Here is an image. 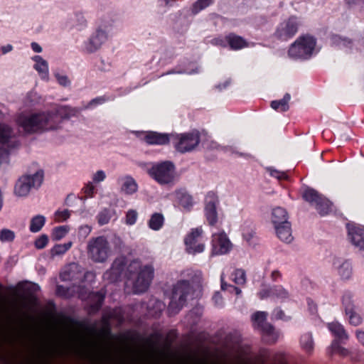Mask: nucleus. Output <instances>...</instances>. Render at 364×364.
Masks as SVG:
<instances>
[{
  "instance_id": "obj_1",
  "label": "nucleus",
  "mask_w": 364,
  "mask_h": 364,
  "mask_svg": "<svg viewBox=\"0 0 364 364\" xmlns=\"http://www.w3.org/2000/svg\"><path fill=\"white\" fill-rule=\"evenodd\" d=\"M79 112L76 108L61 106L55 112H41L31 114H20L16 122L25 133L33 134L54 130L59 127L63 119H69Z\"/></svg>"
},
{
  "instance_id": "obj_2",
  "label": "nucleus",
  "mask_w": 364,
  "mask_h": 364,
  "mask_svg": "<svg viewBox=\"0 0 364 364\" xmlns=\"http://www.w3.org/2000/svg\"><path fill=\"white\" fill-rule=\"evenodd\" d=\"M60 354L56 348H48L37 356L21 353L15 347L6 348L0 345V364H53V360Z\"/></svg>"
},
{
  "instance_id": "obj_3",
  "label": "nucleus",
  "mask_w": 364,
  "mask_h": 364,
  "mask_svg": "<svg viewBox=\"0 0 364 364\" xmlns=\"http://www.w3.org/2000/svg\"><path fill=\"white\" fill-rule=\"evenodd\" d=\"M154 274V269L151 264L142 265L139 259H134L126 267L124 276L127 280L132 281L134 294L145 292Z\"/></svg>"
},
{
  "instance_id": "obj_4",
  "label": "nucleus",
  "mask_w": 364,
  "mask_h": 364,
  "mask_svg": "<svg viewBox=\"0 0 364 364\" xmlns=\"http://www.w3.org/2000/svg\"><path fill=\"white\" fill-rule=\"evenodd\" d=\"M138 165L145 169L149 176L160 185L172 184L176 181V166L170 161L151 164L139 162Z\"/></svg>"
},
{
  "instance_id": "obj_5",
  "label": "nucleus",
  "mask_w": 364,
  "mask_h": 364,
  "mask_svg": "<svg viewBox=\"0 0 364 364\" xmlns=\"http://www.w3.org/2000/svg\"><path fill=\"white\" fill-rule=\"evenodd\" d=\"M75 354L80 358L87 361L90 364H114V358L111 348L108 346L105 348H100L97 343L90 346L76 347ZM122 364H128L122 361Z\"/></svg>"
},
{
  "instance_id": "obj_6",
  "label": "nucleus",
  "mask_w": 364,
  "mask_h": 364,
  "mask_svg": "<svg viewBox=\"0 0 364 364\" xmlns=\"http://www.w3.org/2000/svg\"><path fill=\"white\" fill-rule=\"evenodd\" d=\"M316 39L311 35H301L291 44L288 55L294 60H308L316 51Z\"/></svg>"
},
{
  "instance_id": "obj_7",
  "label": "nucleus",
  "mask_w": 364,
  "mask_h": 364,
  "mask_svg": "<svg viewBox=\"0 0 364 364\" xmlns=\"http://www.w3.org/2000/svg\"><path fill=\"white\" fill-rule=\"evenodd\" d=\"M192 288L189 282L181 280L173 287L172 296L168 307L170 315L178 314L186 304V297L191 293Z\"/></svg>"
},
{
  "instance_id": "obj_8",
  "label": "nucleus",
  "mask_w": 364,
  "mask_h": 364,
  "mask_svg": "<svg viewBox=\"0 0 364 364\" xmlns=\"http://www.w3.org/2000/svg\"><path fill=\"white\" fill-rule=\"evenodd\" d=\"M89 257L97 263H103L109 257L110 247L105 236H98L91 238L87 246Z\"/></svg>"
},
{
  "instance_id": "obj_9",
  "label": "nucleus",
  "mask_w": 364,
  "mask_h": 364,
  "mask_svg": "<svg viewBox=\"0 0 364 364\" xmlns=\"http://www.w3.org/2000/svg\"><path fill=\"white\" fill-rule=\"evenodd\" d=\"M300 26L299 18L295 16H291L277 26L273 36L279 41H287L298 33Z\"/></svg>"
},
{
  "instance_id": "obj_10",
  "label": "nucleus",
  "mask_w": 364,
  "mask_h": 364,
  "mask_svg": "<svg viewBox=\"0 0 364 364\" xmlns=\"http://www.w3.org/2000/svg\"><path fill=\"white\" fill-rule=\"evenodd\" d=\"M43 180V172L38 171L33 175H26L21 177L16 182L14 193L17 196H26L31 188H38Z\"/></svg>"
},
{
  "instance_id": "obj_11",
  "label": "nucleus",
  "mask_w": 364,
  "mask_h": 364,
  "mask_svg": "<svg viewBox=\"0 0 364 364\" xmlns=\"http://www.w3.org/2000/svg\"><path fill=\"white\" fill-rule=\"evenodd\" d=\"M204 205V215L208 224L212 227H218L221 223L217 211L219 205L218 196L212 191L208 192L205 196Z\"/></svg>"
},
{
  "instance_id": "obj_12",
  "label": "nucleus",
  "mask_w": 364,
  "mask_h": 364,
  "mask_svg": "<svg viewBox=\"0 0 364 364\" xmlns=\"http://www.w3.org/2000/svg\"><path fill=\"white\" fill-rule=\"evenodd\" d=\"M267 314L264 311H257L252 316L254 326L262 331L263 338L268 343H274L278 334L272 325L266 322Z\"/></svg>"
},
{
  "instance_id": "obj_13",
  "label": "nucleus",
  "mask_w": 364,
  "mask_h": 364,
  "mask_svg": "<svg viewBox=\"0 0 364 364\" xmlns=\"http://www.w3.org/2000/svg\"><path fill=\"white\" fill-rule=\"evenodd\" d=\"M173 144L176 149L181 153L192 151L200 142V134L195 131L173 136Z\"/></svg>"
},
{
  "instance_id": "obj_14",
  "label": "nucleus",
  "mask_w": 364,
  "mask_h": 364,
  "mask_svg": "<svg viewBox=\"0 0 364 364\" xmlns=\"http://www.w3.org/2000/svg\"><path fill=\"white\" fill-rule=\"evenodd\" d=\"M212 255L228 254L232 249V243L224 231L212 235Z\"/></svg>"
},
{
  "instance_id": "obj_15",
  "label": "nucleus",
  "mask_w": 364,
  "mask_h": 364,
  "mask_svg": "<svg viewBox=\"0 0 364 364\" xmlns=\"http://www.w3.org/2000/svg\"><path fill=\"white\" fill-rule=\"evenodd\" d=\"M203 233L201 228L193 229L191 232L185 238V245L186 251L189 254L195 255L203 252L205 245L199 242Z\"/></svg>"
},
{
  "instance_id": "obj_16",
  "label": "nucleus",
  "mask_w": 364,
  "mask_h": 364,
  "mask_svg": "<svg viewBox=\"0 0 364 364\" xmlns=\"http://www.w3.org/2000/svg\"><path fill=\"white\" fill-rule=\"evenodd\" d=\"M125 257H121L116 258L111 268L104 273L103 279L111 283L118 281L125 269Z\"/></svg>"
},
{
  "instance_id": "obj_17",
  "label": "nucleus",
  "mask_w": 364,
  "mask_h": 364,
  "mask_svg": "<svg viewBox=\"0 0 364 364\" xmlns=\"http://www.w3.org/2000/svg\"><path fill=\"white\" fill-rule=\"evenodd\" d=\"M257 295L260 299L273 297L281 301H284L289 298V291L282 285H274L270 288H263L257 293Z\"/></svg>"
},
{
  "instance_id": "obj_18",
  "label": "nucleus",
  "mask_w": 364,
  "mask_h": 364,
  "mask_svg": "<svg viewBox=\"0 0 364 364\" xmlns=\"http://www.w3.org/2000/svg\"><path fill=\"white\" fill-rule=\"evenodd\" d=\"M352 297L353 296L350 292H346L343 296L342 304L346 314L348 316L349 323L353 326H357L362 323V318L354 310Z\"/></svg>"
},
{
  "instance_id": "obj_19",
  "label": "nucleus",
  "mask_w": 364,
  "mask_h": 364,
  "mask_svg": "<svg viewBox=\"0 0 364 364\" xmlns=\"http://www.w3.org/2000/svg\"><path fill=\"white\" fill-rule=\"evenodd\" d=\"M0 143L6 144L9 148H16L19 145L14 131L4 124H0Z\"/></svg>"
},
{
  "instance_id": "obj_20",
  "label": "nucleus",
  "mask_w": 364,
  "mask_h": 364,
  "mask_svg": "<svg viewBox=\"0 0 364 364\" xmlns=\"http://www.w3.org/2000/svg\"><path fill=\"white\" fill-rule=\"evenodd\" d=\"M107 35L105 31L99 29L91 36L87 42L85 43V50L87 53H91L98 50L101 46L107 41Z\"/></svg>"
},
{
  "instance_id": "obj_21",
  "label": "nucleus",
  "mask_w": 364,
  "mask_h": 364,
  "mask_svg": "<svg viewBox=\"0 0 364 364\" xmlns=\"http://www.w3.org/2000/svg\"><path fill=\"white\" fill-rule=\"evenodd\" d=\"M348 236L353 245L360 250L364 249V230L355 225H347Z\"/></svg>"
},
{
  "instance_id": "obj_22",
  "label": "nucleus",
  "mask_w": 364,
  "mask_h": 364,
  "mask_svg": "<svg viewBox=\"0 0 364 364\" xmlns=\"http://www.w3.org/2000/svg\"><path fill=\"white\" fill-rule=\"evenodd\" d=\"M82 276L80 267L77 264L72 263L60 273V278L62 281H81Z\"/></svg>"
},
{
  "instance_id": "obj_23",
  "label": "nucleus",
  "mask_w": 364,
  "mask_h": 364,
  "mask_svg": "<svg viewBox=\"0 0 364 364\" xmlns=\"http://www.w3.org/2000/svg\"><path fill=\"white\" fill-rule=\"evenodd\" d=\"M175 200L178 205H181L183 209L190 211L193 206L194 201L191 195H190L186 190H177L174 193Z\"/></svg>"
},
{
  "instance_id": "obj_24",
  "label": "nucleus",
  "mask_w": 364,
  "mask_h": 364,
  "mask_svg": "<svg viewBox=\"0 0 364 364\" xmlns=\"http://www.w3.org/2000/svg\"><path fill=\"white\" fill-rule=\"evenodd\" d=\"M144 141L151 145H165L170 141L169 135L156 132H146L144 136Z\"/></svg>"
},
{
  "instance_id": "obj_25",
  "label": "nucleus",
  "mask_w": 364,
  "mask_h": 364,
  "mask_svg": "<svg viewBox=\"0 0 364 364\" xmlns=\"http://www.w3.org/2000/svg\"><path fill=\"white\" fill-rule=\"evenodd\" d=\"M226 41L231 50H240L249 46L248 42L242 36L230 33L226 36Z\"/></svg>"
},
{
  "instance_id": "obj_26",
  "label": "nucleus",
  "mask_w": 364,
  "mask_h": 364,
  "mask_svg": "<svg viewBox=\"0 0 364 364\" xmlns=\"http://www.w3.org/2000/svg\"><path fill=\"white\" fill-rule=\"evenodd\" d=\"M277 237L285 242H290L292 240L291 229L290 223H284L274 225Z\"/></svg>"
},
{
  "instance_id": "obj_27",
  "label": "nucleus",
  "mask_w": 364,
  "mask_h": 364,
  "mask_svg": "<svg viewBox=\"0 0 364 364\" xmlns=\"http://www.w3.org/2000/svg\"><path fill=\"white\" fill-rule=\"evenodd\" d=\"M328 328L331 333L338 339L343 341L347 340L348 336L343 326L338 322H332L328 323Z\"/></svg>"
},
{
  "instance_id": "obj_28",
  "label": "nucleus",
  "mask_w": 364,
  "mask_h": 364,
  "mask_svg": "<svg viewBox=\"0 0 364 364\" xmlns=\"http://www.w3.org/2000/svg\"><path fill=\"white\" fill-rule=\"evenodd\" d=\"M89 299L90 300V311L95 312L101 308L105 295L100 291L92 292L89 295Z\"/></svg>"
},
{
  "instance_id": "obj_29",
  "label": "nucleus",
  "mask_w": 364,
  "mask_h": 364,
  "mask_svg": "<svg viewBox=\"0 0 364 364\" xmlns=\"http://www.w3.org/2000/svg\"><path fill=\"white\" fill-rule=\"evenodd\" d=\"M287 213L285 209L277 207L272 210V223L274 225L288 223Z\"/></svg>"
},
{
  "instance_id": "obj_30",
  "label": "nucleus",
  "mask_w": 364,
  "mask_h": 364,
  "mask_svg": "<svg viewBox=\"0 0 364 364\" xmlns=\"http://www.w3.org/2000/svg\"><path fill=\"white\" fill-rule=\"evenodd\" d=\"M290 99V95L286 93L282 100L272 101L271 102V107L277 112H286L289 108V102Z\"/></svg>"
},
{
  "instance_id": "obj_31",
  "label": "nucleus",
  "mask_w": 364,
  "mask_h": 364,
  "mask_svg": "<svg viewBox=\"0 0 364 364\" xmlns=\"http://www.w3.org/2000/svg\"><path fill=\"white\" fill-rule=\"evenodd\" d=\"M122 191H123L124 193L131 195L137 191L138 186L133 178L130 176H126L122 178Z\"/></svg>"
},
{
  "instance_id": "obj_32",
  "label": "nucleus",
  "mask_w": 364,
  "mask_h": 364,
  "mask_svg": "<svg viewBox=\"0 0 364 364\" xmlns=\"http://www.w3.org/2000/svg\"><path fill=\"white\" fill-rule=\"evenodd\" d=\"M36 62L34 65L35 69L41 75L43 78H46L48 76V63L43 60L40 55H36L33 58Z\"/></svg>"
},
{
  "instance_id": "obj_33",
  "label": "nucleus",
  "mask_w": 364,
  "mask_h": 364,
  "mask_svg": "<svg viewBox=\"0 0 364 364\" xmlns=\"http://www.w3.org/2000/svg\"><path fill=\"white\" fill-rule=\"evenodd\" d=\"M164 223V218L161 213H155L151 216L150 220H149L148 225L149 228L153 230H160Z\"/></svg>"
},
{
  "instance_id": "obj_34",
  "label": "nucleus",
  "mask_w": 364,
  "mask_h": 364,
  "mask_svg": "<svg viewBox=\"0 0 364 364\" xmlns=\"http://www.w3.org/2000/svg\"><path fill=\"white\" fill-rule=\"evenodd\" d=\"M331 202L322 196L314 206L321 215H325L331 211Z\"/></svg>"
},
{
  "instance_id": "obj_35",
  "label": "nucleus",
  "mask_w": 364,
  "mask_h": 364,
  "mask_svg": "<svg viewBox=\"0 0 364 364\" xmlns=\"http://www.w3.org/2000/svg\"><path fill=\"white\" fill-rule=\"evenodd\" d=\"M300 344L306 353H311L314 349V340L311 333H304L301 336Z\"/></svg>"
},
{
  "instance_id": "obj_36",
  "label": "nucleus",
  "mask_w": 364,
  "mask_h": 364,
  "mask_svg": "<svg viewBox=\"0 0 364 364\" xmlns=\"http://www.w3.org/2000/svg\"><path fill=\"white\" fill-rule=\"evenodd\" d=\"M322 196L312 188H306L303 194V198L311 205H314Z\"/></svg>"
},
{
  "instance_id": "obj_37",
  "label": "nucleus",
  "mask_w": 364,
  "mask_h": 364,
  "mask_svg": "<svg viewBox=\"0 0 364 364\" xmlns=\"http://www.w3.org/2000/svg\"><path fill=\"white\" fill-rule=\"evenodd\" d=\"M46 218L44 216L38 215L33 217L30 223L29 230L32 232H37L41 230L45 225Z\"/></svg>"
},
{
  "instance_id": "obj_38",
  "label": "nucleus",
  "mask_w": 364,
  "mask_h": 364,
  "mask_svg": "<svg viewBox=\"0 0 364 364\" xmlns=\"http://www.w3.org/2000/svg\"><path fill=\"white\" fill-rule=\"evenodd\" d=\"M73 245L71 241L64 244H57L50 250V255L52 257L62 255L65 254Z\"/></svg>"
},
{
  "instance_id": "obj_39",
  "label": "nucleus",
  "mask_w": 364,
  "mask_h": 364,
  "mask_svg": "<svg viewBox=\"0 0 364 364\" xmlns=\"http://www.w3.org/2000/svg\"><path fill=\"white\" fill-rule=\"evenodd\" d=\"M214 0H197L191 7L193 14H197L200 11L208 7L213 3Z\"/></svg>"
},
{
  "instance_id": "obj_40",
  "label": "nucleus",
  "mask_w": 364,
  "mask_h": 364,
  "mask_svg": "<svg viewBox=\"0 0 364 364\" xmlns=\"http://www.w3.org/2000/svg\"><path fill=\"white\" fill-rule=\"evenodd\" d=\"M331 41L333 45L340 48H350L352 45V41L350 39L342 38L338 35L332 36Z\"/></svg>"
},
{
  "instance_id": "obj_41",
  "label": "nucleus",
  "mask_w": 364,
  "mask_h": 364,
  "mask_svg": "<svg viewBox=\"0 0 364 364\" xmlns=\"http://www.w3.org/2000/svg\"><path fill=\"white\" fill-rule=\"evenodd\" d=\"M338 274L344 279H349L352 274L351 264L348 261L343 262L338 267Z\"/></svg>"
},
{
  "instance_id": "obj_42",
  "label": "nucleus",
  "mask_w": 364,
  "mask_h": 364,
  "mask_svg": "<svg viewBox=\"0 0 364 364\" xmlns=\"http://www.w3.org/2000/svg\"><path fill=\"white\" fill-rule=\"evenodd\" d=\"M232 280L238 285H243L246 282V274L242 269H237L234 271L231 275Z\"/></svg>"
},
{
  "instance_id": "obj_43",
  "label": "nucleus",
  "mask_w": 364,
  "mask_h": 364,
  "mask_svg": "<svg viewBox=\"0 0 364 364\" xmlns=\"http://www.w3.org/2000/svg\"><path fill=\"white\" fill-rule=\"evenodd\" d=\"M112 218L111 211L109 209H103L97 215V223L100 225L107 224Z\"/></svg>"
},
{
  "instance_id": "obj_44",
  "label": "nucleus",
  "mask_w": 364,
  "mask_h": 364,
  "mask_svg": "<svg viewBox=\"0 0 364 364\" xmlns=\"http://www.w3.org/2000/svg\"><path fill=\"white\" fill-rule=\"evenodd\" d=\"M69 228L68 226H59L53 230V237L55 240H60L64 237L68 232Z\"/></svg>"
},
{
  "instance_id": "obj_45",
  "label": "nucleus",
  "mask_w": 364,
  "mask_h": 364,
  "mask_svg": "<svg viewBox=\"0 0 364 364\" xmlns=\"http://www.w3.org/2000/svg\"><path fill=\"white\" fill-rule=\"evenodd\" d=\"M15 238L14 231L9 229H2L0 232V240L2 242H12Z\"/></svg>"
},
{
  "instance_id": "obj_46",
  "label": "nucleus",
  "mask_w": 364,
  "mask_h": 364,
  "mask_svg": "<svg viewBox=\"0 0 364 364\" xmlns=\"http://www.w3.org/2000/svg\"><path fill=\"white\" fill-rule=\"evenodd\" d=\"M266 171L269 173L271 176L276 178L278 180H284L287 178V173L278 171L272 167L266 168Z\"/></svg>"
},
{
  "instance_id": "obj_47",
  "label": "nucleus",
  "mask_w": 364,
  "mask_h": 364,
  "mask_svg": "<svg viewBox=\"0 0 364 364\" xmlns=\"http://www.w3.org/2000/svg\"><path fill=\"white\" fill-rule=\"evenodd\" d=\"M70 213L68 210H57L55 213V220L61 223L70 218Z\"/></svg>"
},
{
  "instance_id": "obj_48",
  "label": "nucleus",
  "mask_w": 364,
  "mask_h": 364,
  "mask_svg": "<svg viewBox=\"0 0 364 364\" xmlns=\"http://www.w3.org/2000/svg\"><path fill=\"white\" fill-rule=\"evenodd\" d=\"M138 213L134 210H129L126 214L125 223L127 225H134L137 219Z\"/></svg>"
},
{
  "instance_id": "obj_49",
  "label": "nucleus",
  "mask_w": 364,
  "mask_h": 364,
  "mask_svg": "<svg viewBox=\"0 0 364 364\" xmlns=\"http://www.w3.org/2000/svg\"><path fill=\"white\" fill-rule=\"evenodd\" d=\"M56 294L63 298H69L72 296L70 289L63 285H58L56 287Z\"/></svg>"
},
{
  "instance_id": "obj_50",
  "label": "nucleus",
  "mask_w": 364,
  "mask_h": 364,
  "mask_svg": "<svg viewBox=\"0 0 364 364\" xmlns=\"http://www.w3.org/2000/svg\"><path fill=\"white\" fill-rule=\"evenodd\" d=\"M82 191L86 198H92L96 193V188L92 183L88 182L82 188Z\"/></svg>"
},
{
  "instance_id": "obj_51",
  "label": "nucleus",
  "mask_w": 364,
  "mask_h": 364,
  "mask_svg": "<svg viewBox=\"0 0 364 364\" xmlns=\"http://www.w3.org/2000/svg\"><path fill=\"white\" fill-rule=\"evenodd\" d=\"M48 242V237L46 235H41L38 238H37L35 241V247L37 249H43L44 248Z\"/></svg>"
},
{
  "instance_id": "obj_52",
  "label": "nucleus",
  "mask_w": 364,
  "mask_h": 364,
  "mask_svg": "<svg viewBox=\"0 0 364 364\" xmlns=\"http://www.w3.org/2000/svg\"><path fill=\"white\" fill-rule=\"evenodd\" d=\"M349 7H358L360 10H364V0H345Z\"/></svg>"
},
{
  "instance_id": "obj_53",
  "label": "nucleus",
  "mask_w": 364,
  "mask_h": 364,
  "mask_svg": "<svg viewBox=\"0 0 364 364\" xmlns=\"http://www.w3.org/2000/svg\"><path fill=\"white\" fill-rule=\"evenodd\" d=\"M70 321L72 324L77 325L78 327L82 328L83 330H85V331H87L88 333H94L96 331L95 326H92V327L87 326L85 325L82 322H77L73 319H70Z\"/></svg>"
},
{
  "instance_id": "obj_54",
  "label": "nucleus",
  "mask_w": 364,
  "mask_h": 364,
  "mask_svg": "<svg viewBox=\"0 0 364 364\" xmlns=\"http://www.w3.org/2000/svg\"><path fill=\"white\" fill-rule=\"evenodd\" d=\"M107 100V99L105 97H98L93 100H92L87 106L85 107V109L90 108L93 106H95L97 105H102L104 102H105Z\"/></svg>"
},
{
  "instance_id": "obj_55",
  "label": "nucleus",
  "mask_w": 364,
  "mask_h": 364,
  "mask_svg": "<svg viewBox=\"0 0 364 364\" xmlns=\"http://www.w3.org/2000/svg\"><path fill=\"white\" fill-rule=\"evenodd\" d=\"M225 287H228V288L232 289V290L234 291V293H235L236 295H240L242 292L241 289H239L238 287H236L231 284H228L226 282H225L223 275L222 274L221 275V289H222V290L226 289Z\"/></svg>"
},
{
  "instance_id": "obj_56",
  "label": "nucleus",
  "mask_w": 364,
  "mask_h": 364,
  "mask_svg": "<svg viewBox=\"0 0 364 364\" xmlns=\"http://www.w3.org/2000/svg\"><path fill=\"white\" fill-rule=\"evenodd\" d=\"M273 315L276 319L284 321H289L290 319V317L286 316L284 312L280 309H275L273 311Z\"/></svg>"
},
{
  "instance_id": "obj_57",
  "label": "nucleus",
  "mask_w": 364,
  "mask_h": 364,
  "mask_svg": "<svg viewBox=\"0 0 364 364\" xmlns=\"http://www.w3.org/2000/svg\"><path fill=\"white\" fill-rule=\"evenodd\" d=\"M92 231V227L88 225H82L79 228L78 234L81 237H86Z\"/></svg>"
},
{
  "instance_id": "obj_58",
  "label": "nucleus",
  "mask_w": 364,
  "mask_h": 364,
  "mask_svg": "<svg viewBox=\"0 0 364 364\" xmlns=\"http://www.w3.org/2000/svg\"><path fill=\"white\" fill-rule=\"evenodd\" d=\"M106 178L105 173L100 170L97 171L92 176V181L95 183H100L101 181H103Z\"/></svg>"
},
{
  "instance_id": "obj_59",
  "label": "nucleus",
  "mask_w": 364,
  "mask_h": 364,
  "mask_svg": "<svg viewBox=\"0 0 364 364\" xmlns=\"http://www.w3.org/2000/svg\"><path fill=\"white\" fill-rule=\"evenodd\" d=\"M58 83L63 86H67L70 84V80L66 75H61L58 73L55 75Z\"/></svg>"
},
{
  "instance_id": "obj_60",
  "label": "nucleus",
  "mask_w": 364,
  "mask_h": 364,
  "mask_svg": "<svg viewBox=\"0 0 364 364\" xmlns=\"http://www.w3.org/2000/svg\"><path fill=\"white\" fill-rule=\"evenodd\" d=\"M103 320L105 322V328L102 329L101 333L105 334V337H106L109 336L111 333L110 328L109 326V318L105 316Z\"/></svg>"
},
{
  "instance_id": "obj_61",
  "label": "nucleus",
  "mask_w": 364,
  "mask_h": 364,
  "mask_svg": "<svg viewBox=\"0 0 364 364\" xmlns=\"http://www.w3.org/2000/svg\"><path fill=\"white\" fill-rule=\"evenodd\" d=\"M213 300L216 306H221L223 305V298L219 292L215 293L213 296Z\"/></svg>"
},
{
  "instance_id": "obj_62",
  "label": "nucleus",
  "mask_w": 364,
  "mask_h": 364,
  "mask_svg": "<svg viewBox=\"0 0 364 364\" xmlns=\"http://www.w3.org/2000/svg\"><path fill=\"white\" fill-rule=\"evenodd\" d=\"M356 338L358 342L364 346V331L360 330H357L355 332Z\"/></svg>"
},
{
  "instance_id": "obj_63",
  "label": "nucleus",
  "mask_w": 364,
  "mask_h": 364,
  "mask_svg": "<svg viewBox=\"0 0 364 364\" xmlns=\"http://www.w3.org/2000/svg\"><path fill=\"white\" fill-rule=\"evenodd\" d=\"M282 278V274L278 270H274L271 274V279L272 281L276 282Z\"/></svg>"
},
{
  "instance_id": "obj_64",
  "label": "nucleus",
  "mask_w": 364,
  "mask_h": 364,
  "mask_svg": "<svg viewBox=\"0 0 364 364\" xmlns=\"http://www.w3.org/2000/svg\"><path fill=\"white\" fill-rule=\"evenodd\" d=\"M215 43L220 46L226 47L228 46V44L227 43V41H226V36H225L224 38H216V39H215Z\"/></svg>"
}]
</instances>
